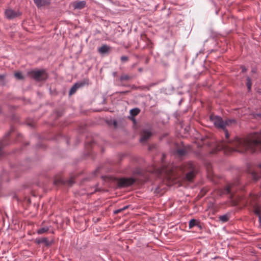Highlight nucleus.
<instances>
[{"instance_id": "15", "label": "nucleus", "mask_w": 261, "mask_h": 261, "mask_svg": "<svg viewBox=\"0 0 261 261\" xmlns=\"http://www.w3.org/2000/svg\"><path fill=\"white\" fill-rule=\"evenodd\" d=\"M38 244L44 243L46 246H49L51 244L50 242L48 241L46 238H42L36 240Z\"/></svg>"}, {"instance_id": "22", "label": "nucleus", "mask_w": 261, "mask_h": 261, "mask_svg": "<svg viewBox=\"0 0 261 261\" xmlns=\"http://www.w3.org/2000/svg\"><path fill=\"white\" fill-rule=\"evenodd\" d=\"M151 86H139L138 87H136V89H140L141 90H149Z\"/></svg>"}, {"instance_id": "9", "label": "nucleus", "mask_w": 261, "mask_h": 261, "mask_svg": "<svg viewBox=\"0 0 261 261\" xmlns=\"http://www.w3.org/2000/svg\"><path fill=\"white\" fill-rule=\"evenodd\" d=\"M5 14L8 18L13 19L21 15V13L18 11H15L12 9H8L5 11Z\"/></svg>"}, {"instance_id": "24", "label": "nucleus", "mask_w": 261, "mask_h": 261, "mask_svg": "<svg viewBox=\"0 0 261 261\" xmlns=\"http://www.w3.org/2000/svg\"><path fill=\"white\" fill-rule=\"evenodd\" d=\"M120 79L121 81H127L130 79V77L128 75L124 74L121 75Z\"/></svg>"}, {"instance_id": "25", "label": "nucleus", "mask_w": 261, "mask_h": 261, "mask_svg": "<svg viewBox=\"0 0 261 261\" xmlns=\"http://www.w3.org/2000/svg\"><path fill=\"white\" fill-rule=\"evenodd\" d=\"M128 206H124L123 207H122L121 208L117 210L114 211V213L116 214H118V213L122 212L123 211H124L126 209H127L128 208Z\"/></svg>"}, {"instance_id": "36", "label": "nucleus", "mask_w": 261, "mask_h": 261, "mask_svg": "<svg viewBox=\"0 0 261 261\" xmlns=\"http://www.w3.org/2000/svg\"><path fill=\"white\" fill-rule=\"evenodd\" d=\"M259 248H260V249H261V245H259Z\"/></svg>"}, {"instance_id": "23", "label": "nucleus", "mask_w": 261, "mask_h": 261, "mask_svg": "<svg viewBox=\"0 0 261 261\" xmlns=\"http://www.w3.org/2000/svg\"><path fill=\"white\" fill-rule=\"evenodd\" d=\"M15 77L18 80H22L23 79V76L21 73L20 72H16L14 74Z\"/></svg>"}, {"instance_id": "34", "label": "nucleus", "mask_w": 261, "mask_h": 261, "mask_svg": "<svg viewBox=\"0 0 261 261\" xmlns=\"http://www.w3.org/2000/svg\"><path fill=\"white\" fill-rule=\"evenodd\" d=\"M138 71H139V72H142V71H143V68H139L138 69Z\"/></svg>"}, {"instance_id": "11", "label": "nucleus", "mask_w": 261, "mask_h": 261, "mask_svg": "<svg viewBox=\"0 0 261 261\" xmlns=\"http://www.w3.org/2000/svg\"><path fill=\"white\" fill-rule=\"evenodd\" d=\"M191 149V148L190 146L187 147H183L180 148H178L176 152L180 156H182L183 155H185Z\"/></svg>"}, {"instance_id": "29", "label": "nucleus", "mask_w": 261, "mask_h": 261, "mask_svg": "<svg viewBox=\"0 0 261 261\" xmlns=\"http://www.w3.org/2000/svg\"><path fill=\"white\" fill-rule=\"evenodd\" d=\"M69 186H71L74 183V181L72 179H70L67 181Z\"/></svg>"}, {"instance_id": "2", "label": "nucleus", "mask_w": 261, "mask_h": 261, "mask_svg": "<svg viewBox=\"0 0 261 261\" xmlns=\"http://www.w3.org/2000/svg\"><path fill=\"white\" fill-rule=\"evenodd\" d=\"M210 119L216 127L223 130H224L226 126L236 122L234 119H228L224 121L220 117L213 115L210 116Z\"/></svg>"}, {"instance_id": "17", "label": "nucleus", "mask_w": 261, "mask_h": 261, "mask_svg": "<svg viewBox=\"0 0 261 261\" xmlns=\"http://www.w3.org/2000/svg\"><path fill=\"white\" fill-rule=\"evenodd\" d=\"M140 110L138 108L133 109L130 110V114L133 116H135L137 115L140 113Z\"/></svg>"}, {"instance_id": "4", "label": "nucleus", "mask_w": 261, "mask_h": 261, "mask_svg": "<svg viewBox=\"0 0 261 261\" xmlns=\"http://www.w3.org/2000/svg\"><path fill=\"white\" fill-rule=\"evenodd\" d=\"M236 185L235 184H230L228 185L224 189L223 193L229 195L230 198L232 200L233 204L237 205L241 201V197L237 196L236 197L234 192L237 190Z\"/></svg>"}, {"instance_id": "6", "label": "nucleus", "mask_w": 261, "mask_h": 261, "mask_svg": "<svg viewBox=\"0 0 261 261\" xmlns=\"http://www.w3.org/2000/svg\"><path fill=\"white\" fill-rule=\"evenodd\" d=\"M256 198L255 195H250L249 199L248 200V202H249L252 206L253 208V212L255 215L258 216H260L261 213V207L257 203H254L253 202V200H254Z\"/></svg>"}, {"instance_id": "21", "label": "nucleus", "mask_w": 261, "mask_h": 261, "mask_svg": "<svg viewBox=\"0 0 261 261\" xmlns=\"http://www.w3.org/2000/svg\"><path fill=\"white\" fill-rule=\"evenodd\" d=\"M65 184V181L62 180L61 178H58L55 180L54 184L56 185H58L60 184Z\"/></svg>"}, {"instance_id": "12", "label": "nucleus", "mask_w": 261, "mask_h": 261, "mask_svg": "<svg viewBox=\"0 0 261 261\" xmlns=\"http://www.w3.org/2000/svg\"><path fill=\"white\" fill-rule=\"evenodd\" d=\"M73 6L75 9H82L86 6L85 1H76L73 3Z\"/></svg>"}, {"instance_id": "14", "label": "nucleus", "mask_w": 261, "mask_h": 261, "mask_svg": "<svg viewBox=\"0 0 261 261\" xmlns=\"http://www.w3.org/2000/svg\"><path fill=\"white\" fill-rule=\"evenodd\" d=\"M34 1L38 7L44 6L48 4L46 0H34Z\"/></svg>"}, {"instance_id": "5", "label": "nucleus", "mask_w": 261, "mask_h": 261, "mask_svg": "<svg viewBox=\"0 0 261 261\" xmlns=\"http://www.w3.org/2000/svg\"><path fill=\"white\" fill-rule=\"evenodd\" d=\"M29 75L37 81H41L47 79V75L45 70H33L28 72Z\"/></svg>"}, {"instance_id": "30", "label": "nucleus", "mask_w": 261, "mask_h": 261, "mask_svg": "<svg viewBox=\"0 0 261 261\" xmlns=\"http://www.w3.org/2000/svg\"><path fill=\"white\" fill-rule=\"evenodd\" d=\"M224 131L225 133V136L226 138L227 139L229 137V133H228L227 130L225 129V128L224 129Z\"/></svg>"}, {"instance_id": "31", "label": "nucleus", "mask_w": 261, "mask_h": 261, "mask_svg": "<svg viewBox=\"0 0 261 261\" xmlns=\"http://www.w3.org/2000/svg\"><path fill=\"white\" fill-rule=\"evenodd\" d=\"M3 146V144H2V143H0V155L2 154V148Z\"/></svg>"}, {"instance_id": "1", "label": "nucleus", "mask_w": 261, "mask_h": 261, "mask_svg": "<svg viewBox=\"0 0 261 261\" xmlns=\"http://www.w3.org/2000/svg\"><path fill=\"white\" fill-rule=\"evenodd\" d=\"M217 150H224L225 152L237 151L241 153L261 151V132L251 134L244 138H236L232 141H223L217 145Z\"/></svg>"}, {"instance_id": "20", "label": "nucleus", "mask_w": 261, "mask_h": 261, "mask_svg": "<svg viewBox=\"0 0 261 261\" xmlns=\"http://www.w3.org/2000/svg\"><path fill=\"white\" fill-rule=\"evenodd\" d=\"M219 219L223 222H227L229 220L228 216L226 215L221 216Z\"/></svg>"}, {"instance_id": "32", "label": "nucleus", "mask_w": 261, "mask_h": 261, "mask_svg": "<svg viewBox=\"0 0 261 261\" xmlns=\"http://www.w3.org/2000/svg\"><path fill=\"white\" fill-rule=\"evenodd\" d=\"M258 220H259V227H261V217L260 216H258Z\"/></svg>"}, {"instance_id": "18", "label": "nucleus", "mask_w": 261, "mask_h": 261, "mask_svg": "<svg viewBox=\"0 0 261 261\" xmlns=\"http://www.w3.org/2000/svg\"><path fill=\"white\" fill-rule=\"evenodd\" d=\"M48 228L47 227H44L43 228H41L40 229H39L38 230H37V233L38 234H42L43 233H45L46 232H47L48 230Z\"/></svg>"}, {"instance_id": "13", "label": "nucleus", "mask_w": 261, "mask_h": 261, "mask_svg": "<svg viewBox=\"0 0 261 261\" xmlns=\"http://www.w3.org/2000/svg\"><path fill=\"white\" fill-rule=\"evenodd\" d=\"M111 49V47L106 44L102 45L98 48V51L100 54H107Z\"/></svg>"}, {"instance_id": "26", "label": "nucleus", "mask_w": 261, "mask_h": 261, "mask_svg": "<svg viewBox=\"0 0 261 261\" xmlns=\"http://www.w3.org/2000/svg\"><path fill=\"white\" fill-rule=\"evenodd\" d=\"M5 75L0 74V85H4L5 84Z\"/></svg>"}, {"instance_id": "35", "label": "nucleus", "mask_w": 261, "mask_h": 261, "mask_svg": "<svg viewBox=\"0 0 261 261\" xmlns=\"http://www.w3.org/2000/svg\"><path fill=\"white\" fill-rule=\"evenodd\" d=\"M8 136H9V133H8V134H7V137H8Z\"/></svg>"}, {"instance_id": "8", "label": "nucleus", "mask_w": 261, "mask_h": 261, "mask_svg": "<svg viewBox=\"0 0 261 261\" xmlns=\"http://www.w3.org/2000/svg\"><path fill=\"white\" fill-rule=\"evenodd\" d=\"M88 80L84 79L82 81L76 83L70 89L69 91V95H71L73 94L76 92L78 88L83 87L86 85H88Z\"/></svg>"}, {"instance_id": "3", "label": "nucleus", "mask_w": 261, "mask_h": 261, "mask_svg": "<svg viewBox=\"0 0 261 261\" xmlns=\"http://www.w3.org/2000/svg\"><path fill=\"white\" fill-rule=\"evenodd\" d=\"M179 169L182 172H187L186 178L188 181H191L195 176V167L192 163H188L182 164Z\"/></svg>"}, {"instance_id": "19", "label": "nucleus", "mask_w": 261, "mask_h": 261, "mask_svg": "<svg viewBox=\"0 0 261 261\" xmlns=\"http://www.w3.org/2000/svg\"><path fill=\"white\" fill-rule=\"evenodd\" d=\"M246 85H247V88L249 90H250L251 89V86H252V83H251V80L250 77H247V83H246Z\"/></svg>"}, {"instance_id": "10", "label": "nucleus", "mask_w": 261, "mask_h": 261, "mask_svg": "<svg viewBox=\"0 0 261 261\" xmlns=\"http://www.w3.org/2000/svg\"><path fill=\"white\" fill-rule=\"evenodd\" d=\"M152 136V133L148 130H144L141 133L140 142H144L147 141Z\"/></svg>"}, {"instance_id": "16", "label": "nucleus", "mask_w": 261, "mask_h": 261, "mask_svg": "<svg viewBox=\"0 0 261 261\" xmlns=\"http://www.w3.org/2000/svg\"><path fill=\"white\" fill-rule=\"evenodd\" d=\"M195 226H198V227H200L199 222H198L195 219H191L189 222V228H192Z\"/></svg>"}, {"instance_id": "7", "label": "nucleus", "mask_w": 261, "mask_h": 261, "mask_svg": "<svg viewBox=\"0 0 261 261\" xmlns=\"http://www.w3.org/2000/svg\"><path fill=\"white\" fill-rule=\"evenodd\" d=\"M135 182V180L133 178H122L117 180V186L119 188L128 187Z\"/></svg>"}, {"instance_id": "28", "label": "nucleus", "mask_w": 261, "mask_h": 261, "mask_svg": "<svg viewBox=\"0 0 261 261\" xmlns=\"http://www.w3.org/2000/svg\"><path fill=\"white\" fill-rule=\"evenodd\" d=\"M121 61L123 62H125L128 61V58L126 56H122L120 58Z\"/></svg>"}, {"instance_id": "33", "label": "nucleus", "mask_w": 261, "mask_h": 261, "mask_svg": "<svg viewBox=\"0 0 261 261\" xmlns=\"http://www.w3.org/2000/svg\"><path fill=\"white\" fill-rule=\"evenodd\" d=\"M247 70V69L245 67H242V72H245Z\"/></svg>"}, {"instance_id": "27", "label": "nucleus", "mask_w": 261, "mask_h": 261, "mask_svg": "<svg viewBox=\"0 0 261 261\" xmlns=\"http://www.w3.org/2000/svg\"><path fill=\"white\" fill-rule=\"evenodd\" d=\"M252 177L254 180H257L259 178V176L255 172H253Z\"/></svg>"}]
</instances>
